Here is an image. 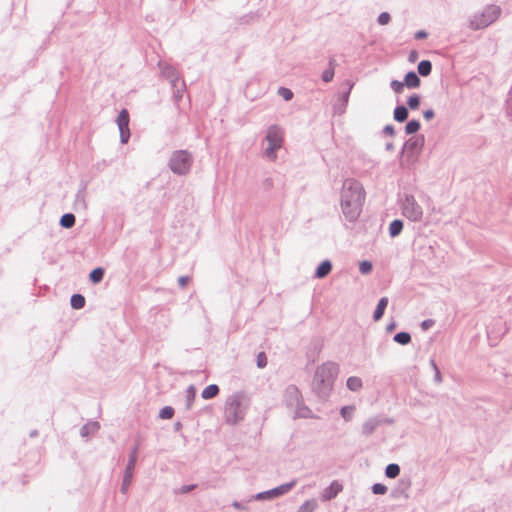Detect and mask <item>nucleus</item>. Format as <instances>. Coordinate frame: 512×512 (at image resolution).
Returning <instances> with one entry per match:
<instances>
[{"label":"nucleus","instance_id":"1","mask_svg":"<svg viewBox=\"0 0 512 512\" xmlns=\"http://www.w3.org/2000/svg\"><path fill=\"white\" fill-rule=\"evenodd\" d=\"M365 191L362 185L353 179H347L343 183L341 191V209L344 217L349 222H355L361 214Z\"/></svg>","mask_w":512,"mask_h":512},{"label":"nucleus","instance_id":"2","mask_svg":"<svg viewBox=\"0 0 512 512\" xmlns=\"http://www.w3.org/2000/svg\"><path fill=\"white\" fill-rule=\"evenodd\" d=\"M338 371V365L331 361L323 363L316 369L311 388L319 398L326 399L329 397Z\"/></svg>","mask_w":512,"mask_h":512},{"label":"nucleus","instance_id":"3","mask_svg":"<svg viewBox=\"0 0 512 512\" xmlns=\"http://www.w3.org/2000/svg\"><path fill=\"white\" fill-rule=\"evenodd\" d=\"M248 402V398L244 392H236L230 395L225 402V422L229 425H236L242 421L246 414Z\"/></svg>","mask_w":512,"mask_h":512},{"label":"nucleus","instance_id":"4","mask_svg":"<svg viewBox=\"0 0 512 512\" xmlns=\"http://www.w3.org/2000/svg\"><path fill=\"white\" fill-rule=\"evenodd\" d=\"M424 147V136L410 137L405 141L401 150L400 165L402 167L413 165L418 161V158Z\"/></svg>","mask_w":512,"mask_h":512},{"label":"nucleus","instance_id":"5","mask_svg":"<svg viewBox=\"0 0 512 512\" xmlns=\"http://www.w3.org/2000/svg\"><path fill=\"white\" fill-rule=\"evenodd\" d=\"M501 8L497 5H488L482 12L475 13L469 22V28L480 30L488 27L500 16Z\"/></svg>","mask_w":512,"mask_h":512},{"label":"nucleus","instance_id":"6","mask_svg":"<svg viewBox=\"0 0 512 512\" xmlns=\"http://www.w3.org/2000/svg\"><path fill=\"white\" fill-rule=\"evenodd\" d=\"M265 140L268 142L267 148L264 150V155L274 161L277 158L276 151L279 150L284 141V131L279 125H271L267 129Z\"/></svg>","mask_w":512,"mask_h":512},{"label":"nucleus","instance_id":"7","mask_svg":"<svg viewBox=\"0 0 512 512\" xmlns=\"http://www.w3.org/2000/svg\"><path fill=\"white\" fill-rule=\"evenodd\" d=\"M192 164L193 157L187 150H177L172 153L168 166L174 174L186 175Z\"/></svg>","mask_w":512,"mask_h":512},{"label":"nucleus","instance_id":"8","mask_svg":"<svg viewBox=\"0 0 512 512\" xmlns=\"http://www.w3.org/2000/svg\"><path fill=\"white\" fill-rule=\"evenodd\" d=\"M401 209L402 214L410 221L418 222L422 219V207L417 203L413 195H405L402 201Z\"/></svg>","mask_w":512,"mask_h":512},{"label":"nucleus","instance_id":"9","mask_svg":"<svg viewBox=\"0 0 512 512\" xmlns=\"http://www.w3.org/2000/svg\"><path fill=\"white\" fill-rule=\"evenodd\" d=\"M138 450H139V444H136L130 451L128 463L126 465V468L124 470L123 480L120 487V491L123 494H126L128 492V489L131 485L135 465L138 458Z\"/></svg>","mask_w":512,"mask_h":512},{"label":"nucleus","instance_id":"10","mask_svg":"<svg viewBox=\"0 0 512 512\" xmlns=\"http://www.w3.org/2000/svg\"><path fill=\"white\" fill-rule=\"evenodd\" d=\"M296 483L297 480H292L268 491L260 492L256 494L254 497L256 500H269L277 498L291 491L296 486Z\"/></svg>","mask_w":512,"mask_h":512},{"label":"nucleus","instance_id":"11","mask_svg":"<svg viewBox=\"0 0 512 512\" xmlns=\"http://www.w3.org/2000/svg\"><path fill=\"white\" fill-rule=\"evenodd\" d=\"M129 113L126 109H122L117 117V125L120 132V141L122 144H126L130 138V129H129Z\"/></svg>","mask_w":512,"mask_h":512},{"label":"nucleus","instance_id":"12","mask_svg":"<svg viewBox=\"0 0 512 512\" xmlns=\"http://www.w3.org/2000/svg\"><path fill=\"white\" fill-rule=\"evenodd\" d=\"M158 66L160 68L161 75L170 81L172 88H176L177 83L180 80V76L176 68L163 61H160Z\"/></svg>","mask_w":512,"mask_h":512},{"label":"nucleus","instance_id":"13","mask_svg":"<svg viewBox=\"0 0 512 512\" xmlns=\"http://www.w3.org/2000/svg\"><path fill=\"white\" fill-rule=\"evenodd\" d=\"M303 400L302 394L297 386L295 385H289L285 389L284 393V401L285 404L289 408H294L296 405H299V403Z\"/></svg>","mask_w":512,"mask_h":512},{"label":"nucleus","instance_id":"14","mask_svg":"<svg viewBox=\"0 0 512 512\" xmlns=\"http://www.w3.org/2000/svg\"><path fill=\"white\" fill-rule=\"evenodd\" d=\"M383 424V419L382 417H371L369 419H367L363 425H362V429H361V433L362 435H364L365 437H369L371 436L375 430L381 426Z\"/></svg>","mask_w":512,"mask_h":512},{"label":"nucleus","instance_id":"15","mask_svg":"<svg viewBox=\"0 0 512 512\" xmlns=\"http://www.w3.org/2000/svg\"><path fill=\"white\" fill-rule=\"evenodd\" d=\"M294 418L314 419L318 417L314 415L312 410L306 406L302 400L299 405L294 407Z\"/></svg>","mask_w":512,"mask_h":512},{"label":"nucleus","instance_id":"16","mask_svg":"<svg viewBox=\"0 0 512 512\" xmlns=\"http://www.w3.org/2000/svg\"><path fill=\"white\" fill-rule=\"evenodd\" d=\"M332 270V263L329 260L322 261L316 268L314 277L318 279L325 278Z\"/></svg>","mask_w":512,"mask_h":512},{"label":"nucleus","instance_id":"17","mask_svg":"<svg viewBox=\"0 0 512 512\" xmlns=\"http://www.w3.org/2000/svg\"><path fill=\"white\" fill-rule=\"evenodd\" d=\"M342 490V485L337 481H333L323 492V498L330 500Z\"/></svg>","mask_w":512,"mask_h":512},{"label":"nucleus","instance_id":"18","mask_svg":"<svg viewBox=\"0 0 512 512\" xmlns=\"http://www.w3.org/2000/svg\"><path fill=\"white\" fill-rule=\"evenodd\" d=\"M404 84L409 89L418 88L421 84V80L414 71H409L404 77Z\"/></svg>","mask_w":512,"mask_h":512},{"label":"nucleus","instance_id":"19","mask_svg":"<svg viewBox=\"0 0 512 512\" xmlns=\"http://www.w3.org/2000/svg\"><path fill=\"white\" fill-rule=\"evenodd\" d=\"M100 428V425L97 421H90L83 425L80 429V435L82 437H88L90 435H94Z\"/></svg>","mask_w":512,"mask_h":512},{"label":"nucleus","instance_id":"20","mask_svg":"<svg viewBox=\"0 0 512 512\" xmlns=\"http://www.w3.org/2000/svg\"><path fill=\"white\" fill-rule=\"evenodd\" d=\"M387 305H388V298L387 297L380 298V300L378 301V304L376 306V309L373 313L374 321H379L383 317Z\"/></svg>","mask_w":512,"mask_h":512},{"label":"nucleus","instance_id":"21","mask_svg":"<svg viewBox=\"0 0 512 512\" xmlns=\"http://www.w3.org/2000/svg\"><path fill=\"white\" fill-rule=\"evenodd\" d=\"M409 115L408 108L404 105H399L394 109L393 118L397 122H404Z\"/></svg>","mask_w":512,"mask_h":512},{"label":"nucleus","instance_id":"22","mask_svg":"<svg viewBox=\"0 0 512 512\" xmlns=\"http://www.w3.org/2000/svg\"><path fill=\"white\" fill-rule=\"evenodd\" d=\"M404 223L400 219L393 220L389 225V235L392 238L397 237L403 230Z\"/></svg>","mask_w":512,"mask_h":512},{"label":"nucleus","instance_id":"23","mask_svg":"<svg viewBox=\"0 0 512 512\" xmlns=\"http://www.w3.org/2000/svg\"><path fill=\"white\" fill-rule=\"evenodd\" d=\"M419 75L427 77L432 72V63L429 60H422L417 67Z\"/></svg>","mask_w":512,"mask_h":512},{"label":"nucleus","instance_id":"24","mask_svg":"<svg viewBox=\"0 0 512 512\" xmlns=\"http://www.w3.org/2000/svg\"><path fill=\"white\" fill-rule=\"evenodd\" d=\"M334 66H335V59L331 58L329 60V68L323 71L322 73V80L326 83L331 82L334 77Z\"/></svg>","mask_w":512,"mask_h":512},{"label":"nucleus","instance_id":"25","mask_svg":"<svg viewBox=\"0 0 512 512\" xmlns=\"http://www.w3.org/2000/svg\"><path fill=\"white\" fill-rule=\"evenodd\" d=\"M219 393V387L216 384H210L208 385L203 391H202V398L204 399H212L216 397Z\"/></svg>","mask_w":512,"mask_h":512},{"label":"nucleus","instance_id":"26","mask_svg":"<svg viewBox=\"0 0 512 512\" xmlns=\"http://www.w3.org/2000/svg\"><path fill=\"white\" fill-rule=\"evenodd\" d=\"M347 388L353 392H356L362 388V380L359 377L351 376L346 382Z\"/></svg>","mask_w":512,"mask_h":512},{"label":"nucleus","instance_id":"27","mask_svg":"<svg viewBox=\"0 0 512 512\" xmlns=\"http://www.w3.org/2000/svg\"><path fill=\"white\" fill-rule=\"evenodd\" d=\"M76 221L75 215L72 213H65L60 218V225L64 228H71Z\"/></svg>","mask_w":512,"mask_h":512},{"label":"nucleus","instance_id":"28","mask_svg":"<svg viewBox=\"0 0 512 512\" xmlns=\"http://www.w3.org/2000/svg\"><path fill=\"white\" fill-rule=\"evenodd\" d=\"M70 304L73 309H81L85 306V297L81 294H73L70 299Z\"/></svg>","mask_w":512,"mask_h":512},{"label":"nucleus","instance_id":"29","mask_svg":"<svg viewBox=\"0 0 512 512\" xmlns=\"http://www.w3.org/2000/svg\"><path fill=\"white\" fill-rule=\"evenodd\" d=\"M104 273L105 271L103 268L97 267L90 272L89 279L92 283H99L102 281Z\"/></svg>","mask_w":512,"mask_h":512},{"label":"nucleus","instance_id":"30","mask_svg":"<svg viewBox=\"0 0 512 512\" xmlns=\"http://www.w3.org/2000/svg\"><path fill=\"white\" fill-rule=\"evenodd\" d=\"M317 501L315 499L306 500L296 512H313L317 508Z\"/></svg>","mask_w":512,"mask_h":512},{"label":"nucleus","instance_id":"31","mask_svg":"<svg viewBox=\"0 0 512 512\" xmlns=\"http://www.w3.org/2000/svg\"><path fill=\"white\" fill-rule=\"evenodd\" d=\"M400 474V467L398 464L391 463L385 468V475L388 478H396Z\"/></svg>","mask_w":512,"mask_h":512},{"label":"nucleus","instance_id":"32","mask_svg":"<svg viewBox=\"0 0 512 512\" xmlns=\"http://www.w3.org/2000/svg\"><path fill=\"white\" fill-rule=\"evenodd\" d=\"M393 340L401 345H407L411 342V335L408 332L396 333Z\"/></svg>","mask_w":512,"mask_h":512},{"label":"nucleus","instance_id":"33","mask_svg":"<svg viewBox=\"0 0 512 512\" xmlns=\"http://www.w3.org/2000/svg\"><path fill=\"white\" fill-rule=\"evenodd\" d=\"M420 127H421V124H420L419 120L412 119L407 122V124L405 126V133L406 134H414V133L418 132Z\"/></svg>","mask_w":512,"mask_h":512},{"label":"nucleus","instance_id":"34","mask_svg":"<svg viewBox=\"0 0 512 512\" xmlns=\"http://www.w3.org/2000/svg\"><path fill=\"white\" fill-rule=\"evenodd\" d=\"M354 410V406H343L340 410V414L344 418V420L348 422L352 420Z\"/></svg>","mask_w":512,"mask_h":512},{"label":"nucleus","instance_id":"35","mask_svg":"<svg viewBox=\"0 0 512 512\" xmlns=\"http://www.w3.org/2000/svg\"><path fill=\"white\" fill-rule=\"evenodd\" d=\"M196 397V389L193 385H190L186 390L187 408L190 409L192 401Z\"/></svg>","mask_w":512,"mask_h":512},{"label":"nucleus","instance_id":"36","mask_svg":"<svg viewBox=\"0 0 512 512\" xmlns=\"http://www.w3.org/2000/svg\"><path fill=\"white\" fill-rule=\"evenodd\" d=\"M407 105L410 109H417L420 105V97L417 94L411 95L407 100Z\"/></svg>","mask_w":512,"mask_h":512},{"label":"nucleus","instance_id":"37","mask_svg":"<svg viewBox=\"0 0 512 512\" xmlns=\"http://www.w3.org/2000/svg\"><path fill=\"white\" fill-rule=\"evenodd\" d=\"M174 415V409L171 406H165L160 410L159 417L161 419H171Z\"/></svg>","mask_w":512,"mask_h":512},{"label":"nucleus","instance_id":"38","mask_svg":"<svg viewBox=\"0 0 512 512\" xmlns=\"http://www.w3.org/2000/svg\"><path fill=\"white\" fill-rule=\"evenodd\" d=\"M278 94L285 100L290 101L293 98V92L289 88L280 87Z\"/></svg>","mask_w":512,"mask_h":512},{"label":"nucleus","instance_id":"39","mask_svg":"<svg viewBox=\"0 0 512 512\" xmlns=\"http://www.w3.org/2000/svg\"><path fill=\"white\" fill-rule=\"evenodd\" d=\"M373 269V265L370 261H362L360 262L359 264V271L362 273V274H369Z\"/></svg>","mask_w":512,"mask_h":512},{"label":"nucleus","instance_id":"40","mask_svg":"<svg viewBox=\"0 0 512 512\" xmlns=\"http://www.w3.org/2000/svg\"><path fill=\"white\" fill-rule=\"evenodd\" d=\"M185 82L182 80H179V82L177 83V87L176 88H172L173 89V93H174V97L176 99H180L182 98V92L184 91L185 89Z\"/></svg>","mask_w":512,"mask_h":512},{"label":"nucleus","instance_id":"41","mask_svg":"<svg viewBox=\"0 0 512 512\" xmlns=\"http://www.w3.org/2000/svg\"><path fill=\"white\" fill-rule=\"evenodd\" d=\"M404 86V82L398 80H392L390 83V87L395 93H401L404 89Z\"/></svg>","mask_w":512,"mask_h":512},{"label":"nucleus","instance_id":"42","mask_svg":"<svg viewBox=\"0 0 512 512\" xmlns=\"http://www.w3.org/2000/svg\"><path fill=\"white\" fill-rule=\"evenodd\" d=\"M347 85H348V87H347L346 91H344L342 93L341 98H340V101L343 103V106H347L350 92L353 87V84H350L349 82H347Z\"/></svg>","mask_w":512,"mask_h":512},{"label":"nucleus","instance_id":"43","mask_svg":"<svg viewBox=\"0 0 512 512\" xmlns=\"http://www.w3.org/2000/svg\"><path fill=\"white\" fill-rule=\"evenodd\" d=\"M372 492L377 495H382L387 492V487L381 483H375L372 486Z\"/></svg>","mask_w":512,"mask_h":512},{"label":"nucleus","instance_id":"44","mask_svg":"<svg viewBox=\"0 0 512 512\" xmlns=\"http://www.w3.org/2000/svg\"><path fill=\"white\" fill-rule=\"evenodd\" d=\"M391 17H390V14L388 12H382L379 16H378V23L380 25H386L389 23Z\"/></svg>","mask_w":512,"mask_h":512},{"label":"nucleus","instance_id":"45","mask_svg":"<svg viewBox=\"0 0 512 512\" xmlns=\"http://www.w3.org/2000/svg\"><path fill=\"white\" fill-rule=\"evenodd\" d=\"M267 365V358L264 352H260L257 355V366L259 368H264Z\"/></svg>","mask_w":512,"mask_h":512},{"label":"nucleus","instance_id":"46","mask_svg":"<svg viewBox=\"0 0 512 512\" xmlns=\"http://www.w3.org/2000/svg\"><path fill=\"white\" fill-rule=\"evenodd\" d=\"M195 488H196L195 484L183 485L176 493L186 494V493L191 492Z\"/></svg>","mask_w":512,"mask_h":512},{"label":"nucleus","instance_id":"47","mask_svg":"<svg viewBox=\"0 0 512 512\" xmlns=\"http://www.w3.org/2000/svg\"><path fill=\"white\" fill-rule=\"evenodd\" d=\"M345 110L346 106H343V103L341 101L334 105V112L337 114H343Z\"/></svg>","mask_w":512,"mask_h":512},{"label":"nucleus","instance_id":"48","mask_svg":"<svg viewBox=\"0 0 512 512\" xmlns=\"http://www.w3.org/2000/svg\"><path fill=\"white\" fill-rule=\"evenodd\" d=\"M189 281H190L189 276H180L178 278V284L181 288H184L188 284Z\"/></svg>","mask_w":512,"mask_h":512},{"label":"nucleus","instance_id":"49","mask_svg":"<svg viewBox=\"0 0 512 512\" xmlns=\"http://www.w3.org/2000/svg\"><path fill=\"white\" fill-rule=\"evenodd\" d=\"M433 325H434V321L432 319H426V320L422 321L421 328L423 330H428Z\"/></svg>","mask_w":512,"mask_h":512},{"label":"nucleus","instance_id":"50","mask_svg":"<svg viewBox=\"0 0 512 512\" xmlns=\"http://www.w3.org/2000/svg\"><path fill=\"white\" fill-rule=\"evenodd\" d=\"M383 133L388 136H394L395 129L392 125H386L383 129Z\"/></svg>","mask_w":512,"mask_h":512},{"label":"nucleus","instance_id":"51","mask_svg":"<svg viewBox=\"0 0 512 512\" xmlns=\"http://www.w3.org/2000/svg\"><path fill=\"white\" fill-rule=\"evenodd\" d=\"M423 116L427 121H429L434 118L435 113L432 109H428L423 112Z\"/></svg>","mask_w":512,"mask_h":512},{"label":"nucleus","instance_id":"52","mask_svg":"<svg viewBox=\"0 0 512 512\" xmlns=\"http://www.w3.org/2000/svg\"><path fill=\"white\" fill-rule=\"evenodd\" d=\"M417 59H418V52H417V51H415V50H412V51L409 53V56H408V60H409V62L413 63V62H415Z\"/></svg>","mask_w":512,"mask_h":512},{"label":"nucleus","instance_id":"53","mask_svg":"<svg viewBox=\"0 0 512 512\" xmlns=\"http://www.w3.org/2000/svg\"><path fill=\"white\" fill-rule=\"evenodd\" d=\"M427 35H428L427 32H425L424 30H420L415 33V38L416 39H424L427 37Z\"/></svg>","mask_w":512,"mask_h":512},{"label":"nucleus","instance_id":"54","mask_svg":"<svg viewBox=\"0 0 512 512\" xmlns=\"http://www.w3.org/2000/svg\"><path fill=\"white\" fill-rule=\"evenodd\" d=\"M434 372H435L434 381L436 383H438V384L441 383L442 382V376H441L440 370L438 369V370H435Z\"/></svg>","mask_w":512,"mask_h":512},{"label":"nucleus","instance_id":"55","mask_svg":"<svg viewBox=\"0 0 512 512\" xmlns=\"http://www.w3.org/2000/svg\"><path fill=\"white\" fill-rule=\"evenodd\" d=\"M76 198H77V199H76L77 203H79L80 201H81L82 203H84V197H83V195H82V193H81V192H78V194H77Z\"/></svg>","mask_w":512,"mask_h":512},{"label":"nucleus","instance_id":"56","mask_svg":"<svg viewBox=\"0 0 512 512\" xmlns=\"http://www.w3.org/2000/svg\"><path fill=\"white\" fill-rule=\"evenodd\" d=\"M385 149H386L387 151H392V150L394 149V145H393V143H391V142L386 143V145H385Z\"/></svg>","mask_w":512,"mask_h":512},{"label":"nucleus","instance_id":"57","mask_svg":"<svg viewBox=\"0 0 512 512\" xmlns=\"http://www.w3.org/2000/svg\"><path fill=\"white\" fill-rule=\"evenodd\" d=\"M430 365L434 371L439 369L434 359H430Z\"/></svg>","mask_w":512,"mask_h":512},{"label":"nucleus","instance_id":"58","mask_svg":"<svg viewBox=\"0 0 512 512\" xmlns=\"http://www.w3.org/2000/svg\"><path fill=\"white\" fill-rule=\"evenodd\" d=\"M383 419V424H393L394 423V420L391 419V418H382Z\"/></svg>","mask_w":512,"mask_h":512},{"label":"nucleus","instance_id":"59","mask_svg":"<svg viewBox=\"0 0 512 512\" xmlns=\"http://www.w3.org/2000/svg\"><path fill=\"white\" fill-rule=\"evenodd\" d=\"M395 326L396 324L393 322V323H390L388 326H387V331H392L395 329Z\"/></svg>","mask_w":512,"mask_h":512},{"label":"nucleus","instance_id":"60","mask_svg":"<svg viewBox=\"0 0 512 512\" xmlns=\"http://www.w3.org/2000/svg\"><path fill=\"white\" fill-rule=\"evenodd\" d=\"M232 505H233V507H234V508H236V509H240V507H241V506H240V503H239V502H237V501H234Z\"/></svg>","mask_w":512,"mask_h":512},{"label":"nucleus","instance_id":"61","mask_svg":"<svg viewBox=\"0 0 512 512\" xmlns=\"http://www.w3.org/2000/svg\"><path fill=\"white\" fill-rule=\"evenodd\" d=\"M38 435V431L37 430H33L30 432V437H35Z\"/></svg>","mask_w":512,"mask_h":512}]
</instances>
